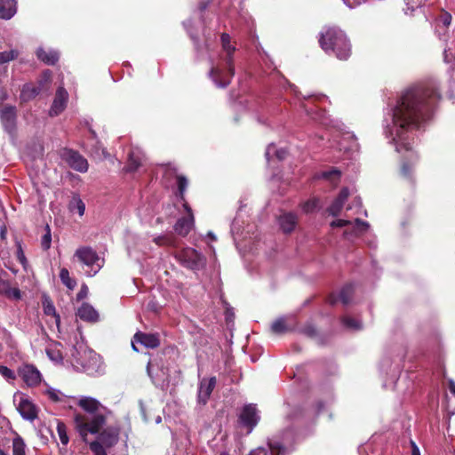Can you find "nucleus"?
Wrapping results in <instances>:
<instances>
[{"label":"nucleus","instance_id":"f257e3e1","mask_svg":"<svg viewBox=\"0 0 455 455\" xmlns=\"http://www.w3.org/2000/svg\"><path fill=\"white\" fill-rule=\"evenodd\" d=\"M438 88L435 84H418L402 92L395 105L391 108L390 120H386L385 132L390 138L395 150L411 152L412 132L430 119L433 110L440 100Z\"/></svg>","mask_w":455,"mask_h":455},{"label":"nucleus","instance_id":"f03ea898","mask_svg":"<svg viewBox=\"0 0 455 455\" xmlns=\"http://www.w3.org/2000/svg\"><path fill=\"white\" fill-rule=\"evenodd\" d=\"M78 405L90 416L76 415L75 418L76 429L85 441L86 435L96 434L105 424L106 408L96 399L84 396L79 399Z\"/></svg>","mask_w":455,"mask_h":455},{"label":"nucleus","instance_id":"7ed1b4c3","mask_svg":"<svg viewBox=\"0 0 455 455\" xmlns=\"http://www.w3.org/2000/svg\"><path fill=\"white\" fill-rule=\"evenodd\" d=\"M319 43L325 52H332L339 60H347L350 56V44L344 32L337 28H329L321 33Z\"/></svg>","mask_w":455,"mask_h":455},{"label":"nucleus","instance_id":"20e7f679","mask_svg":"<svg viewBox=\"0 0 455 455\" xmlns=\"http://www.w3.org/2000/svg\"><path fill=\"white\" fill-rule=\"evenodd\" d=\"M221 45L223 51L226 52V57L224 58L226 68L224 69L220 67H212L210 71V76L218 87L224 88L230 84L235 75L233 54L235 51V46L231 44V38L229 35L226 33L221 35Z\"/></svg>","mask_w":455,"mask_h":455},{"label":"nucleus","instance_id":"39448f33","mask_svg":"<svg viewBox=\"0 0 455 455\" xmlns=\"http://www.w3.org/2000/svg\"><path fill=\"white\" fill-rule=\"evenodd\" d=\"M147 371L154 384L161 389L167 388L171 383L177 385L181 374L180 371L170 367L169 364H158L152 362L148 363Z\"/></svg>","mask_w":455,"mask_h":455},{"label":"nucleus","instance_id":"423d86ee","mask_svg":"<svg viewBox=\"0 0 455 455\" xmlns=\"http://www.w3.org/2000/svg\"><path fill=\"white\" fill-rule=\"evenodd\" d=\"M74 365L89 375H94L102 371L100 356L95 352L84 348L75 349L72 354Z\"/></svg>","mask_w":455,"mask_h":455},{"label":"nucleus","instance_id":"0eeeda50","mask_svg":"<svg viewBox=\"0 0 455 455\" xmlns=\"http://www.w3.org/2000/svg\"><path fill=\"white\" fill-rule=\"evenodd\" d=\"M75 257L87 267L88 269L85 272L89 276L96 275L103 266V259L91 247L83 246L78 248L75 252Z\"/></svg>","mask_w":455,"mask_h":455},{"label":"nucleus","instance_id":"6e6552de","mask_svg":"<svg viewBox=\"0 0 455 455\" xmlns=\"http://www.w3.org/2000/svg\"><path fill=\"white\" fill-rule=\"evenodd\" d=\"M178 260L186 267L196 270L205 265V258L193 248H184L176 255Z\"/></svg>","mask_w":455,"mask_h":455},{"label":"nucleus","instance_id":"1a4fd4ad","mask_svg":"<svg viewBox=\"0 0 455 455\" xmlns=\"http://www.w3.org/2000/svg\"><path fill=\"white\" fill-rule=\"evenodd\" d=\"M331 226L332 228L351 227V229H347L344 232V235L348 239L352 236H358L363 234L370 227L368 222L360 219H355L354 223L346 220H336L331 223Z\"/></svg>","mask_w":455,"mask_h":455},{"label":"nucleus","instance_id":"9d476101","mask_svg":"<svg viewBox=\"0 0 455 455\" xmlns=\"http://www.w3.org/2000/svg\"><path fill=\"white\" fill-rule=\"evenodd\" d=\"M14 402L17 403V410L24 419L33 421L37 418V408L27 395H15Z\"/></svg>","mask_w":455,"mask_h":455},{"label":"nucleus","instance_id":"9b49d317","mask_svg":"<svg viewBox=\"0 0 455 455\" xmlns=\"http://www.w3.org/2000/svg\"><path fill=\"white\" fill-rule=\"evenodd\" d=\"M17 110L14 106L0 105V120L4 129L11 135L14 136L16 132Z\"/></svg>","mask_w":455,"mask_h":455},{"label":"nucleus","instance_id":"f8f14e48","mask_svg":"<svg viewBox=\"0 0 455 455\" xmlns=\"http://www.w3.org/2000/svg\"><path fill=\"white\" fill-rule=\"evenodd\" d=\"M61 157L72 169L79 172H86L88 171V162L79 153L71 149H64L61 153Z\"/></svg>","mask_w":455,"mask_h":455},{"label":"nucleus","instance_id":"ddd939ff","mask_svg":"<svg viewBox=\"0 0 455 455\" xmlns=\"http://www.w3.org/2000/svg\"><path fill=\"white\" fill-rule=\"evenodd\" d=\"M184 210L186 211L187 215L180 218L175 226V231L182 235L186 236L193 228L195 219L191 207L188 204V203L183 204Z\"/></svg>","mask_w":455,"mask_h":455},{"label":"nucleus","instance_id":"4468645a","mask_svg":"<svg viewBox=\"0 0 455 455\" xmlns=\"http://www.w3.org/2000/svg\"><path fill=\"white\" fill-rule=\"evenodd\" d=\"M240 422L248 427V433H251L259 420V415L255 404L245 405L239 416Z\"/></svg>","mask_w":455,"mask_h":455},{"label":"nucleus","instance_id":"2eb2a0df","mask_svg":"<svg viewBox=\"0 0 455 455\" xmlns=\"http://www.w3.org/2000/svg\"><path fill=\"white\" fill-rule=\"evenodd\" d=\"M19 375L28 387L37 386L42 380L40 371L32 364L20 367Z\"/></svg>","mask_w":455,"mask_h":455},{"label":"nucleus","instance_id":"dca6fc26","mask_svg":"<svg viewBox=\"0 0 455 455\" xmlns=\"http://www.w3.org/2000/svg\"><path fill=\"white\" fill-rule=\"evenodd\" d=\"M141 344L147 348H156L160 345V339L157 334L137 332L132 339V346L135 351H139L136 344Z\"/></svg>","mask_w":455,"mask_h":455},{"label":"nucleus","instance_id":"f3484780","mask_svg":"<svg viewBox=\"0 0 455 455\" xmlns=\"http://www.w3.org/2000/svg\"><path fill=\"white\" fill-rule=\"evenodd\" d=\"M68 99V92L64 87L60 86L57 89L52 105L49 110V115L51 116H56L60 115L66 108L67 102Z\"/></svg>","mask_w":455,"mask_h":455},{"label":"nucleus","instance_id":"a211bd4d","mask_svg":"<svg viewBox=\"0 0 455 455\" xmlns=\"http://www.w3.org/2000/svg\"><path fill=\"white\" fill-rule=\"evenodd\" d=\"M216 386V378L212 377L210 379H203L200 381L198 389V401L199 403L205 404L209 399L212 390Z\"/></svg>","mask_w":455,"mask_h":455},{"label":"nucleus","instance_id":"6ab92c4d","mask_svg":"<svg viewBox=\"0 0 455 455\" xmlns=\"http://www.w3.org/2000/svg\"><path fill=\"white\" fill-rule=\"evenodd\" d=\"M269 451L262 447L257 448L251 451L249 455H285V448L279 442H268Z\"/></svg>","mask_w":455,"mask_h":455},{"label":"nucleus","instance_id":"aec40b11","mask_svg":"<svg viewBox=\"0 0 455 455\" xmlns=\"http://www.w3.org/2000/svg\"><path fill=\"white\" fill-rule=\"evenodd\" d=\"M349 196L348 189L344 188L339 192L338 197L332 202V204L330 205L328 212L332 216H337L341 212L344 203L347 201V197Z\"/></svg>","mask_w":455,"mask_h":455},{"label":"nucleus","instance_id":"412c9836","mask_svg":"<svg viewBox=\"0 0 455 455\" xmlns=\"http://www.w3.org/2000/svg\"><path fill=\"white\" fill-rule=\"evenodd\" d=\"M77 315L80 319L87 322H97L99 314L92 306L88 303H83L77 310Z\"/></svg>","mask_w":455,"mask_h":455},{"label":"nucleus","instance_id":"4be33fe9","mask_svg":"<svg viewBox=\"0 0 455 455\" xmlns=\"http://www.w3.org/2000/svg\"><path fill=\"white\" fill-rule=\"evenodd\" d=\"M119 429L108 427L100 435V442L108 447L115 445L118 442Z\"/></svg>","mask_w":455,"mask_h":455},{"label":"nucleus","instance_id":"5701e85b","mask_svg":"<svg viewBox=\"0 0 455 455\" xmlns=\"http://www.w3.org/2000/svg\"><path fill=\"white\" fill-rule=\"evenodd\" d=\"M37 58L47 65H54L60 58L59 52L55 50L38 48L36 51Z\"/></svg>","mask_w":455,"mask_h":455},{"label":"nucleus","instance_id":"b1692460","mask_svg":"<svg viewBox=\"0 0 455 455\" xmlns=\"http://www.w3.org/2000/svg\"><path fill=\"white\" fill-rule=\"evenodd\" d=\"M142 158L143 156L140 149L136 148L131 150L128 154V163L125 167L126 172H135L140 166Z\"/></svg>","mask_w":455,"mask_h":455},{"label":"nucleus","instance_id":"393cba45","mask_svg":"<svg viewBox=\"0 0 455 455\" xmlns=\"http://www.w3.org/2000/svg\"><path fill=\"white\" fill-rule=\"evenodd\" d=\"M16 13L15 0H0V18L11 19Z\"/></svg>","mask_w":455,"mask_h":455},{"label":"nucleus","instance_id":"a878e982","mask_svg":"<svg viewBox=\"0 0 455 455\" xmlns=\"http://www.w3.org/2000/svg\"><path fill=\"white\" fill-rule=\"evenodd\" d=\"M297 223V217L295 214L291 212L284 213L280 216L279 218V224L281 226V228L285 233L291 232Z\"/></svg>","mask_w":455,"mask_h":455},{"label":"nucleus","instance_id":"bb28decb","mask_svg":"<svg viewBox=\"0 0 455 455\" xmlns=\"http://www.w3.org/2000/svg\"><path fill=\"white\" fill-rule=\"evenodd\" d=\"M452 17L448 12L442 11L436 19V33L439 36L445 34V30L451 25Z\"/></svg>","mask_w":455,"mask_h":455},{"label":"nucleus","instance_id":"cd10ccee","mask_svg":"<svg viewBox=\"0 0 455 455\" xmlns=\"http://www.w3.org/2000/svg\"><path fill=\"white\" fill-rule=\"evenodd\" d=\"M42 305H43L44 313L46 315H52V316L55 317L56 323H57V325H59L60 317L57 314L55 307L53 305V302L48 295H46V294L43 295Z\"/></svg>","mask_w":455,"mask_h":455},{"label":"nucleus","instance_id":"c85d7f7f","mask_svg":"<svg viewBox=\"0 0 455 455\" xmlns=\"http://www.w3.org/2000/svg\"><path fill=\"white\" fill-rule=\"evenodd\" d=\"M40 90L41 89L39 87H36L32 84H26L21 89L20 98L21 101H29L40 92Z\"/></svg>","mask_w":455,"mask_h":455},{"label":"nucleus","instance_id":"c756f323","mask_svg":"<svg viewBox=\"0 0 455 455\" xmlns=\"http://www.w3.org/2000/svg\"><path fill=\"white\" fill-rule=\"evenodd\" d=\"M292 327L287 323L285 317H280L273 322L271 325V331L275 334H283L291 331Z\"/></svg>","mask_w":455,"mask_h":455},{"label":"nucleus","instance_id":"7c9ffc66","mask_svg":"<svg viewBox=\"0 0 455 455\" xmlns=\"http://www.w3.org/2000/svg\"><path fill=\"white\" fill-rule=\"evenodd\" d=\"M165 174L167 176H172V175L175 176L180 199L184 200V193L188 187L187 179L182 175H178L174 169H167Z\"/></svg>","mask_w":455,"mask_h":455},{"label":"nucleus","instance_id":"2f4dec72","mask_svg":"<svg viewBox=\"0 0 455 455\" xmlns=\"http://www.w3.org/2000/svg\"><path fill=\"white\" fill-rule=\"evenodd\" d=\"M69 210L77 212L79 216H83L85 211V204L79 196H74L69 203Z\"/></svg>","mask_w":455,"mask_h":455},{"label":"nucleus","instance_id":"473e14b6","mask_svg":"<svg viewBox=\"0 0 455 455\" xmlns=\"http://www.w3.org/2000/svg\"><path fill=\"white\" fill-rule=\"evenodd\" d=\"M12 455H26V444L20 435L12 440Z\"/></svg>","mask_w":455,"mask_h":455},{"label":"nucleus","instance_id":"72a5a7b5","mask_svg":"<svg viewBox=\"0 0 455 455\" xmlns=\"http://www.w3.org/2000/svg\"><path fill=\"white\" fill-rule=\"evenodd\" d=\"M60 278L62 283L69 290H73L76 286L75 279L71 278L67 268H61L60 271Z\"/></svg>","mask_w":455,"mask_h":455},{"label":"nucleus","instance_id":"f704fd0d","mask_svg":"<svg viewBox=\"0 0 455 455\" xmlns=\"http://www.w3.org/2000/svg\"><path fill=\"white\" fill-rule=\"evenodd\" d=\"M354 293V286L352 284L345 285L339 292V299L344 305H347L351 301Z\"/></svg>","mask_w":455,"mask_h":455},{"label":"nucleus","instance_id":"c9c22d12","mask_svg":"<svg viewBox=\"0 0 455 455\" xmlns=\"http://www.w3.org/2000/svg\"><path fill=\"white\" fill-rule=\"evenodd\" d=\"M273 154H275L279 160H283L286 157L287 151L283 148L275 149V147L273 144H270L266 150V157L267 161L270 160Z\"/></svg>","mask_w":455,"mask_h":455},{"label":"nucleus","instance_id":"e433bc0d","mask_svg":"<svg viewBox=\"0 0 455 455\" xmlns=\"http://www.w3.org/2000/svg\"><path fill=\"white\" fill-rule=\"evenodd\" d=\"M57 433L59 438L63 445H67L68 443L69 438L67 434V427L64 423L59 422L57 424Z\"/></svg>","mask_w":455,"mask_h":455},{"label":"nucleus","instance_id":"4c0bfd02","mask_svg":"<svg viewBox=\"0 0 455 455\" xmlns=\"http://www.w3.org/2000/svg\"><path fill=\"white\" fill-rule=\"evenodd\" d=\"M19 55V52L16 50H11L8 52H0V65L7 63L14 59H16Z\"/></svg>","mask_w":455,"mask_h":455},{"label":"nucleus","instance_id":"58836bf2","mask_svg":"<svg viewBox=\"0 0 455 455\" xmlns=\"http://www.w3.org/2000/svg\"><path fill=\"white\" fill-rule=\"evenodd\" d=\"M343 324L351 330H359L362 328V323L359 320L345 316L342 318Z\"/></svg>","mask_w":455,"mask_h":455},{"label":"nucleus","instance_id":"ea45409f","mask_svg":"<svg viewBox=\"0 0 455 455\" xmlns=\"http://www.w3.org/2000/svg\"><path fill=\"white\" fill-rule=\"evenodd\" d=\"M154 242L159 246H172V238L168 235H159L154 239Z\"/></svg>","mask_w":455,"mask_h":455},{"label":"nucleus","instance_id":"a19ab883","mask_svg":"<svg viewBox=\"0 0 455 455\" xmlns=\"http://www.w3.org/2000/svg\"><path fill=\"white\" fill-rule=\"evenodd\" d=\"M47 232L43 235L41 240V246L44 250H48L51 247L52 235L49 226H46Z\"/></svg>","mask_w":455,"mask_h":455},{"label":"nucleus","instance_id":"79ce46f5","mask_svg":"<svg viewBox=\"0 0 455 455\" xmlns=\"http://www.w3.org/2000/svg\"><path fill=\"white\" fill-rule=\"evenodd\" d=\"M90 449L94 455H107L102 444L99 442H92L90 443Z\"/></svg>","mask_w":455,"mask_h":455},{"label":"nucleus","instance_id":"37998d69","mask_svg":"<svg viewBox=\"0 0 455 455\" xmlns=\"http://www.w3.org/2000/svg\"><path fill=\"white\" fill-rule=\"evenodd\" d=\"M318 206V201L316 199L309 200L303 204L302 210L305 212H311Z\"/></svg>","mask_w":455,"mask_h":455},{"label":"nucleus","instance_id":"c03bdc74","mask_svg":"<svg viewBox=\"0 0 455 455\" xmlns=\"http://www.w3.org/2000/svg\"><path fill=\"white\" fill-rule=\"evenodd\" d=\"M0 374L6 379H15L14 371L4 365H0Z\"/></svg>","mask_w":455,"mask_h":455},{"label":"nucleus","instance_id":"a18cd8bd","mask_svg":"<svg viewBox=\"0 0 455 455\" xmlns=\"http://www.w3.org/2000/svg\"><path fill=\"white\" fill-rule=\"evenodd\" d=\"M443 60L446 63H453V61L455 60V52L451 48L444 50Z\"/></svg>","mask_w":455,"mask_h":455},{"label":"nucleus","instance_id":"49530a36","mask_svg":"<svg viewBox=\"0 0 455 455\" xmlns=\"http://www.w3.org/2000/svg\"><path fill=\"white\" fill-rule=\"evenodd\" d=\"M425 0H404L407 9L411 12L419 7Z\"/></svg>","mask_w":455,"mask_h":455},{"label":"nucleus","instance_id":"de8ad7c7","mask_svg":"<svg viewBox=\"0 0 455 455\" xmlns=\"http://www.w3.org/2000/svg\"><path fill=\"white\" fill-rule=\"evenodd\" d=\"M17 259L23 266L24 268L27 267L28 261L20 245H19L17 250Z\"/></svg>","mask_w":455,"mask_h":455},{"label":"nucleus","instance_id":"09e8293b","mask_svg":"<svg viewBox=\"0 0 455 455\" xmlns=\"http://www.w3.org/2000/svg\"><path fill=\"white\" fill-rule=\"evenodd\" d=\"M340 172L339 170H332L331 172H326L323 173V177L324 179H328L330 180H333V179L338 180L339 178Z\"/></svg>","mask_w":455,"mask_h":455},{"label":"nucleus","instance_id":"8fccbe9b","mask_svg":"<svg viewBox=\"0 0 455 455\" xmlns=\"http://www.w3.org/2000/svg\"><path fill=\"white\" fill-rule=\"evenodd\" d=\"M5 295H7L10 298L19 299L20 298V291L18 288L10 287V289L5 291Z\"/></svg>","mask_w":455,"mask_h":455},{"label":"nucleus","instance_id":"3c124183","mask_svg":"<svg viewBox=\"0 0 455 455\" xmlns=\"http://www.w3.org/2000/svg\"><path fill=\"white\" fill-rule=\"evenodd\" d=\"M47 394H48L49 397L54 402L60 400V392L59 390L50 388L47 390Z\"/></svg>","mask_w":455,"mask_h":455},{"label":"nucleus","instance_id":"603ef678","mask_svg":"<svg viewBox=\"0 0 455 455\" xmlns=\"http://www.w3.org/2000/svg\"><path fill=\"white\" fill-rule=\"evenodd\" d=\"M363 0H343L344 4L349 8H354L362 4Z\"/></svg>","mask_w":455,"mask_h":455},{"label":"nucleus","instance_id":"864d4df0","mask_svg":"<svg viewBox=\"0 0 455 455\" xmlns=\"http://www.w3.org/2000/svg\"><path fill=\"white\" fill-rule=\"evenodd\" d=\"M10 283L6 281L0 279V293L5 294V291L10 289Z\"/></svg>","mask_w":455,"mask_h":455},{"label":"nucleus","instance_id":"5fc2aeb1","mask_svg":"<svg viewBox=\"0 0 455 455\" xmlns=\"http://www.w3.org/2000/svg\"><path fill=\"white\" fill-rule=\"evenodd\" d=\"M47 355H49V357L52 359V360H54V361H59V360H61V356L57 352H52L51 350H47Z\"/></svg>","mask_w":455,"mask_h":455},{"label":"nucleus","instance_id":"6e6d98bb","mask_svg":"<svg viewBox=\"0 0 455 455\" xmlns=\"http://www.w3.org/2000/svg\"><path fill=\"white\" fill-rule=\"evenodd\" d=\"M411 455H420L419 449L418 448L416 443L412 441L411 442Z\"/></svg>","mask_w":455,"mask_h":455},{"label":"nucleus","instance_id":"4d7b16f0","mask_svg":"<svg viewBox=\"0 0 455 455\" xmlns=\"http://www.w3.org/2000/svg\"><path fill=\"white\" fill-rule=\"evenodd\" d=\"M402 173L404 176H409V174H410L409 166H408V164L405 162L403 163V165H402Z\"/></svg>","mask_w":455,"mask_h":455},{"label":"nucleus","instance_id":"13d9d810","mask_svg":"<svg viewBox=\"0 0 455 455\" xmlns=\"http://www.w3.org/2000/svg\"><path fill=\"white\" fill-rule=\"evenodd\" d=\"M450 392L455 396V382L452 379L449 380Z\"/></svg>","mask_w":455,"mask_h":455},{"label":"nucleus","instance_id":"bf43d9fd","mask_svg":"<svg viewBox=\"0 0 455 455\" xmlns=\"http://www.w3.org/2000/svg\"><path fill=\"white\" fill-rule=\"evenodd\" d=\"M87 293V287L86 286H84L81 291H79V293L77 294V298H84Z\"/></svg>","mask_w":455,"mask_h":455},{"label":"nucleus","instance_id":"052dcab7","mask_svg":"<svg viewBox=\"0 0 455 455\" xmlns=\"http://www.w3.org/2000/svg\"><path fill=\"white\" fill-rule=\"evenodd\" d=\"M353 204L356 207H361L362 202L360 198H355Z\"/></svg>","mask_w":455,"mask_h":455},{"label":"nucleus","instance_id":"680f3d73","mask_svg":"<svg viewBox=\"0 0 455 455\" xmlns=\"http://www.w3.org/2000/svg\"><path fill=\"white\" fill-rule=\"evenodd\" d=\"M207 5H208V3H201L199 4V8H200L201 11H204V10H205L207 8Z\"/></svg>","mask_w":455,"mask_h":455},{"label":"nucleus","instance_id":"e2e57ef3","mask_svg":"<svg viewBox=\"0 0 455 455\" xmlns=\"http://www.w3.org/2000/svg\"><path fill=\"white\" fill-rule=\"evenodd\" d=\"M339 150H345V151L347 150V147L343 144V142H340L339 144Z\"/></svg>","mask_w":455,"mask_h":455},{"label":"nucleus","instance_id":"0e129e2a","mask_svg":"<svg viewBox=\"0 0 455 455\" xmlns=\"http://www.w3.org/2000/svg\"><path fill=\"white\" fill-rule=\"evenodd\" d=\"M208 235H209L212 240H215V239H216V237H215L214 234H213V233H212V232H209V233H208Z\"/></svg>","mask_w":455,"mask_h":455},{"label":"nucleus","instance_id":"69168bd1","mask_svg":"<svg viewBox=\"0 0 455 455\" xmlns=\"http://www.w3.org/2000/svg\"><path fill=\"white\" fill-rule=\"evenodd\" d=\"M44 76L46 77V79H48V78H49V76H50V72H49V71H46V72H44Z\"/></svg>","mask_w":455,"mask_h":455},{"label":"nucleus","instance_id":"338daca9","mask_svg":"<svg viewBox=\"0 0 455 455\" xmlns=\"http://www.w3.org/2000/svg\"><path fill=\"white\" fill-rule=\"evenodd\" d=\"M0 455H8L4 451L0 449Z\"/></svg>","mask_w":455,"mask_h":455},{"label":"nucleus","instance_id":"774afa93","mask_svg":"<svg viewBox=\"0 0 455 455\" xmlns=\"http://www.w3.org/2000/svg\"><path fill=\"white\" fill-rule=\"evenodd\" d=\"M303 108H305V111H306L307 114H309V110L307 108V107H306V106H303Z\"/></svg>","mask_w":455,"mask_h":455}]
</instances>
